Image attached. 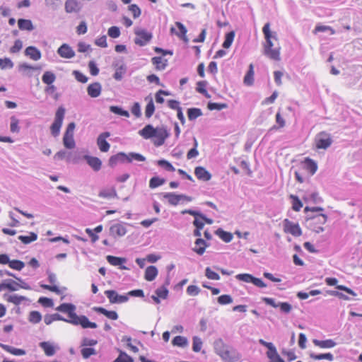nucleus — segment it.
<instances>
[{"label":"nucleus","mask_w":362,"mask_h":362,"mask_svg":"<svg viewBox=\"0 0 362 362\" xmlns=\"http://www.w3.org/2000/svg\"><path fill=\"white\" fill-rule=\"evenodd\" d=\"M139 134L145 139L156 138L153 141V144L156 146H162L165 139L170 136V133L165 126L153 127L151 124H146L139 131Z\"/></svg>","instance_id":"1"},{"label":"nucleus","mask_w":362,"mask_h":362,"mask_svg":"<svg viewBox=\"0 0 362 362\" xmlns=\"http://www.w3.org/2000/svg\"><path fill=\"white\" fill-rule=\"evenodd\" d=\"M262 32L264 35V37L266 40V43L264 45V54L269 57L271 59L279 61L280 48H272L274 46L272 40H277V35L275 32H271L269 23H267L264 25L262 28Z\"/></svg>","instance_id":"2"},{"label":"nucleus","mask_w":362,"mask_h":362,"mask_svg":"<svg viewBox=\"0 0 362 362\" xmlns=\"http://www.w3.org/2000/svg\"><path fill=\"white\" fill-rule=\"evenodd\" d=\"M133 160L145 161L146 158L138 153L131 152L127 154L124 152H119L110 157L108 165L111 168H115L119 163H131Z\"/></svg>","instance_id":"3"},{"label":"nucleus","mask_w":362,"mask_h":362,"mask_svg":"<svg viewBox=\"0 0 362 362\" xmlns=\"http://www.w3.org/2000/svg\"><path fill=\"white\" fill-rule=\"evenodd\" d=\"M66 110L64 107H58L53 123L50 127L51 134L53 136L57 137L59 135L60 129L63 124Z\"/></svg>","instance_id":"4"},{"label":"nucleus","mask_w":362,"mask_h":362,"mask_svg":"<svg viewBox=\"0 0 362 362\" xmlns=\"http://www.w3.org/2000/svg\"><path fill=\"white\" fill-rule=\"evenodd\" d=\"M76 307L75 305L69 303H64L56 308V310L66 313L69 317L66 322L71 323L74 325V322H77L79 316L75 313Z\"/></svg>","instance_id":"5"},{"label":"nucleus","mask_w":362,"mask_h":362,"mask_svg":"<svg viewBox=\"0 0 362 362\" xmlns=\"http://www.w3.org/2000/svg\"><path fill=\"white\" fill-rule=\"evenodd\" d=\"M134 33L136 36L134 39V43L141 47L147 45L153 37L151 33L142 28H136Z\"/></svg>","instance_id":"6"},{"label":"nucleus","mask_w":362,"mask_h":362,"mask_svg":"<svg viewBox=\"0 0 362 362\" xmlns=\"http://www.w3.org/2000/svg\"><path fill=\"white\" fill-rule=\"evenodd\" d=\"M76 127L74 122L68 124L63 137V144L68 149H72L75 147L76 143L74 139V131Z\"/></svg>","instance_id":"7"},{"label":"nucleus","mask_w":362,"mask_h":362,"mask_svg":"<svg viewBox=\"0 0 362 362\" xmlns=\"http://www.w3.org/2000/svg\"><path fill=\"white\" fill-rule=\"evenodd\" d=\"M235 278L239 281L246 283H252L259 288L267 287V284L261 279L255 277L250 274H239L235 276Z\"/></svg>","instance_id":"8"},{"label":"nucleus","mask_w":362,"mask_h":362,"mask_svg":"<svg viewBox=\"0 0 362 362\" xmlns=\"http://www.w3.org/2000/svg\"><path fill=\"white\" fill-rule=\"evenodd\" d=\"M315 143L317 148L327 149L332 144V139L329 134L322 132L317 135Z\"/></svg>","instance_id":"9"},{"label":"nucleus","mask_w":362,"mask_h":362,"mask_svg":"<svg viewBox=\"0 0 362 362\" xmlns=\"http://www.w3.org/2000/svg\"><path fill=\"white\" fill-rule=\"evenodd\" d=\"M215 351L221 358L224 362H232L233 358L231 357L230 351L225 349L224 345L221 340L216 341L215 344Z\"/></svg>","instance_id":"10"},{"label":"nucleus","mask_w":362,"mask_h":362,"mask_svg":"<svg viewBox=\"0 0 362 362\" xmlns=\"http://www.w3.org/2000/svg\"><path fill=\"white\" fill-rule=\"evenodd\" d=\"M284 230L295 237H299L302 235V230L298 223H294L288 219L284 221Z\"/></svg>","instance_id":"11"},{"label":"nucleus","mask_w":362,"mask_h":362,"mask_svg":"<svg viewBox=\"0 0 362 362\" xmlns=\"http://www.w3.org/2000/svg\"><path fill=\"white\" fill-rule=\"evenodd\" d=\"M105 296L111 303H123L129 300L128 295H119L115 290H107L105 291Z\"/></svg>","instance_id":"12"},{"label":"nucleus","mask_w":362,"mask_h":362,"mask_svg":"<svg viewBox=\"0 0 362 362\" xmlns=\"http://www.w3.org/2000/svg\"><path fill=\"white\" fill-rule=\"evenodd\" d=\"M110 136V133L108 132H105L100 134L97 139V144L98 146L99 149L102 152H107L110 149V145L106 141V138Z\"/></svg>","instance_id":"13"},{"label":"nucleus","mask_w":362,"mask_h":362,"mask_svg":"<svg viewBox=\"0 0 362 362\" xmlns=\"http://www.w3.org/2000/svg\"><path fill=\"white\" fill-rule=\"evenodd\" d=\"M83 158L94 171L98 172L101 169L102 161L99 158L89 155H85Z\"/></svg>","instance_id":"14"},{"label":"nucleus","mask_w":362,"mask_h":362,"mask_svg":"<svg viewBox=\"0 0 362 362\" xmlns=\"http://www.w3.org/2000/svg\"><path fill=\"white\" fill-rule=\"evenodd\" d=\"M57 53L61 57L65 59H71L75 56L74 49L66 43L62 45L58 48Z\"/></svg>","instance_id":"15"},{"label":"nucleus","mask_w":362,"mask_h":362,"mask_svg":"<svg viewBox=\"0 0 362 362\" xmlns=\"http://www.w3.org/2000/svg\"><path fill=\"white\" fill-rule=\"evenodd\" d=\"M107 261L113 266H119L120 269H129L128 267L123 265V264L127 262V259L124 257H119L112 255H107L106 257Z\"/></svg>","instance_id":"16"},{"label":"nucleus","mask_w":362,"mask_h":362,"mask_svg":"<svg viewBox=\"0 0 362 362\" xmlns=\"http://www.w3.org/2000/svg\"><path fill=\"white\" fill-rule=\"evenodd\" d=\"M127 232V228L122 223L113 224L110 228V234L115 238L124 236Z\"/></svg>","instance_id":"17"},{"label":"nucleus","mask_w":362,"mask_h":362,"mask_svg":"<svg viewBox=\"0 0 362 362\" xmlns=\"http://www.w3.org/2000/svg\"><path fill=\"white\" fill-rule=\"evenodd\" d=\"M194 174L199 180L202 181H209L211 178V173L202 166L195 168Z\"/></svg>","instance_id":"18"},{"label":"nucleus","mask_w":362,"mask_h":362,"mask_svg":"<svg viewBox=\"0 0 362 362\" xmlns=\"http://www.w3.org/2000/svg\"><path fill=\"white\" fill-rule=\"evenodd\" d=\"M66 13H78L81 10L79 2L77 0H66L64 5Z\"/></svg>","instance_id":"19"},{"label":"nucleus","mask_w":362,"mask_h":362,"mask_svg":"<svg viewBox=\"0 0 362 362\" xmlns=\"http://www.w3.org/2000/svg\"><path fill=\"white\" fill-rule=\"evenodd\" d=\"M74 325H81L83 328H92L95 329L98 327L95 322H90L88 318L85 315H80L77 322H74Z\"/></svg>","instance_id":"20"},{"label":"nucleus","mask_w":362,"mask_h":362,"mask_svg":"<svg viewBox=\"0 0 362 362\" xmlns=\"http://www.w3.org/2000/svg\"><path fill=\"white\" fill-rule=\"evenodd\" d=\"M101 90H102V86H101V84L98 82L93 83L88 85V86L87 87L88 94L91 98L98 97L101 93Z\"/></svg>","instance_id":"21"},{"label":"nucleus","mask_w":362,"mask_h":362,"mask_svg":"<svg viewBox=\"0 0 362 362\" xmlns=\"http://www.w3.org/2000/svg\"><path fill=\"white\" fill-rule=\"evenodd\" d=\"M25 54L35 61L41 59L42 54L40 49L35 46H29L25 49Z\"/></svg>","instance_id":"22"},{"label":"nucleus","mask_w":362,"mask_h":362,"mask_svg":"<svg viewBox=\"0 0 362 362\" xmlns=\"http://www.w3.org/2000/svg\"><path fill=\"white\" fill-rule=\"evenodd\" d=\"M182 214H189L193 216H199V218L202 219L204 223H206L208 224H212L213 220L211 218H207L204 214L199 211H195L192 209H185L181 211Z\"/></svg>","instance_id":"23"},{"label":"nucleus","mask_w":362,"mask_h":362,"mask_svg":"<svg viewBox=\"0 0 362 362\" xmlns=\"http://www.w3.org/2000/svg\"><path fill=\"white\" fill-rule=\"evenodd\" d=\"M39 346L44 351L47 356H54L56 353V347L49 341H42L39 344Z\"/></svg>","instance_id":"24"},{"label":"nucleus","mask_w":362,"mask_h":362,"mask_svg":"<svg viewBox=\"0 0 362 362\" xmlns=\"http://www.w3.org/2000/svg\"><path fill=\"white\" fill-rule=\"evenodd\" d=\"M93 309L96 313L103 314L110 320H116L118 319V314L115 311L107 310L103 307H94Z\"/></svg>","instance_id":"25"},{"label":"nucleus","mask_w":362,"mask_h":362,"mask_svg":"<svg viewBox=\"0 0 362 362\" xmlns=\"http://www.w3.org/2000/svg\"><path fill=\"white\" fill-rule=\"evenodd\" d=\"M313 343L320 348L322 349H331L337 345V343L331 339H326V340H319L317 339H315L313 340Z\"/></svg>","instance_id":"26"},{"label":"nucleus","mask_w":362,"mask_h":362,"mask_svg":"<svg viewBox=\"0 0 362 362\" xmlns=\"http://www.w3.org/2000/svg\"><path fill=\"white\" fill-rule=\"evenodd\" d=\"M161 196L168 201V203L173 206H177L180 202V195L174 192L161 193Z\"/></svg>","instance_id":"27"},{"label":"nucleus","mask_w":362,"mask_h":362,"mask_svg":"<svg viewBox=\"0 0 362 362\" xmlns=\"http://www.w3.org/2000/svg\"><path fill=\"white\" fill-rule=\"evenodd\" d=\"M303 166L304 168L308 170L310 175H313L316 171L317 170V163L310 158H305L303 161Z\"/></svg>","instance_id":"28"},{"label":"nucleus","mask_w":362,"mask_h":362,"mask_svg":"<svg viewBox=\"0 0 362 362\" xmlns=\"http://www.w3.org/2000/svg\"><path fill=\"white\" fill-rule=\"evenodd\" d=\"M194 243L197 247L193 248V251L199 255H202L205 252L206 247L209 246V244L202 238H197Z\"/></svg>","instance_id":"29"},{"label":"nucleus","mask_w":362,"mask_h":362,"mask_svg":"<svg viewBox=\"0 0 362 362\" xmlns=\"http://www.w3.org/2000/svg\"><path fill=\"white\" fill-rule=\"evenodd\" d=\"M4 298L5 299H6L7 301L12 303L16 305H20L23 301L28 300V298H26L25 296H18L17 294H13V295L4 294Z\"/></svg>","instance_id":"30"},{"label":"nucleus","mask_w":362,"mask_h":362,"mask_svg":"<svg viewBox=\"0 0 362 362\" xmlns=\"http://www.w3.org/2000/svg\"><path fill=\"white\" fill-rule=\"evenodd\" d=\"M18 26L21 30L32 31L35 29L32 21L29 19L19 18Z\"/></svg>","instance_id":"31"},{"label":"nucleus","mask_w":362,"mask_h":362,"mask_svg":"<svg viewBox=\"0 0 362 362\" xmlns=\"http://www.w3.org/2000/svg\"><path fill=\"white\" fill-rule=\"evenodd\" d=\"M0 347H1L6 351L15 355V356H23L26 354L25 351L21 349H17L11 346L4 344L0 343Z\"/></svg>","instance_id":"32"},{"label":"nucleus","mask_w":362,"mask_h":362,"mask_svg":"<svg viewBox=\"0 0 362 362\" xmlns=\"http://www.w3.org/2000/svg\"><path fill=\"white\" fill-rule=\"evenodd\" d=\"M158 271L155 266H149L146 269L144 278L148 281H153L157 276Z\"/></svg>","instance_id":"33"},{"label":"nucleus","mask_w":362,"mask_h":362,"mask_svg":"<svg viewBox=\"0 0 362 362\" xmlns=\"http://www.w3.org/2000/svg\"><path fill=\"white\" fill-rule=\"evenodd\" d=\"M307 220H313L315 223H319L320 225L325 224L327 221V215L324 214H307Z\"/></svg>","instance_id":"34"},{"label":"nucleus","mask_w":362,"mask_h":362,"mask_svg":"<svg viewBox=\"0 0 362 362\" xmlns=\"http://www.w3.org/2000/svg\"><path fill=\"white\" fill-rule=\"evenodd\" d=\"M175 25L177 26L180 31L179 33L176 32L175 35H177L185 42H188L189 39L186 35L187 32L186 27L180 22H176Z\"/></svg>","instance_id":"35"},{"label":"nucleus","mask_w":362,"mask_h":362,"mask_svg":"<svg viewBox=\"0 0 362 362\" xmlns=\"http://www.w3.org/2000/svg\"><path fill=\"white\" fill-rule=\"evenodd\" d=\"M98 196L102 198L111 199L117 197V193L115 187L103 189L100 191Z\"/></svg>","instance_id":"36"},{"label":"nucleus","mask_w":362,"mask_h":362,"mask_svg":"<svg viewBox=\"0 0 362 362\" xmlns=\"http://www.w3.org/2000/svg\"><path fill=\"white\" fill-rule=\"evenodd\" d=\"M215 234L225 243H230L233 239V234L230 232L223 230L222 228H218L215 231Z\"/></svg>","instance_id":"37"},{"label":"nucleus","mask_w":362,"mask_h":362,"mask_svg":"<svg viewBox=\"0 0 362 362\" xmlns=\"http://www.w3.org/2000/svg\"><path fill=\"white\" fill-rule=\"evenodd\" d=\"M267 356L270 362H285L284 360L277 353L276 347L267 352Z\"/></svg>","instance_id":"38"},{"label":"nucleus","mask_w":362,"mask_h":362,"mask_svg":"<svg viewBox=\"0 0 362 362\" xmlns=\"http://www.w3.org/2000/svg\"><path fill=\"white\" fill-rule=\"evenodd\" d=\"M310 357L314 360H327L329 361H334V356L331 353H325V354H315L313 352L310 353Z\"/></svg>","instance_id":"39"},{"label":"nucleus","mask_w":362,"mask_h":362,"mask_svg":"<svg viewBox=\"0 0 362 362\" xmlns=\"http://www.w3.org/2000/svg\"><path fill=\"white\" fill-rule=\"evenodd\" d=\"M18 239L27 245L36 240L37 239V234L34 232H30L28 235H19Z\"/></svg>","instance_id":"40"},{"label":"nucleus","mask_w":362,"mask_h":362,"mask_svg":"<svg viewBox=\"0 0 362 362\" xmlns=\"http://www.w3.org/2000/svg\"><path fill=\"white\" fill-rule=\"evenodd\" d=\"M127 71V66L122 63L119 65L115 70V74H113V78L116 81H121L123 78V76L125 74Z\"/></svg>","instance_id":"41"},{"label":"nucleus","mask_w":362,"mask_h":362,"mask_svg":"<svg viewBox=\"0 0 362 362\" xmlns=\"http://www.w3.org/2000/svg\"><path fill=\"white\" fill-rule=\"evenodd\" d=\"M55 80H56L55 74L50 71H46L42 76V82L47 85L52 84L55 81Z\"/></svg>","instance_id":"42"},{"label":"nucleus","mask_w":362,"mask_h":362,"mask_svg":"<svg viewBox=\"0 0 362 362\" xmlns=\"http://www.w3.org/2000/svg\"><path fill=\"white\" fill-rule=\"evenodd\" d=\"M254 82V70L252 64H250L249 69L244 77V83L247 86H251Z\"/></svg>","instance_id":"43"},{"label":"nucleus","mask_w":362,"mask_h":362,"mask_svg":"<svg viewBox=\"0 0 362 362\" xmlns=\"http://www.w3.org/2000/svg\"><path fill=\"white\" fill-rule=\"evenodd\" d=\"M202 115V110L197 107H192L187 110L188 119L190 121L196 119L197 117Z\"/></svg>","instance_id":"44"},{"label":"nucleus","mask_w":362,"mask_h":362,"mask_svg":"<svg viewBox=\"0 0 362 362\" xmlns=\"http://www.w3.org/2000/svg\"><path fill=\"white\" fill-rule=\"evenodd\" d=\"M166 182L165 179L159 177L158 176L153 177L149 180V187L151 189L156 188L163 185Z\"/></svg>","instance_id":"45"},{"label":"nucleus","mask_w":362,"mask_h":362,"mask_svg":"<svg viewBox=\"0 0 362 362\" xmlns=\"http://www.w3.org/2000/svg\"><path fill=\"white\" fill-rule=\"evenodd\" d=\"M234 37H235V32L234 31H230V32H228V33H226V35L225 36L224 42L222 44V47L225 49L229 48L233 42Z\"/></svg>","instance_id":"46"},{"label":"nucleus","mask_w":362,"mask_h":362,"mask_svg":"<svg viewBox=\"0 0 362 362\" xmlns=\"http://www.w3.org/2000/svg\"><path fill=\"white\" fill-rule=\"evenodd\" d=\"M172 344L174 346L185 347L187 345L188 341L186 337L182 336H176L173 338L172 341Z\"/></svg>","instance_id":"47"},{"label":"nucleus","mask_w":362,"mask_h":362,"mask_svg":"<svg viewBox=\"0 0 362 362\" xmlns=\"http://www.w3.org/2000/svg\"><path fill=\"white\" fill-rule=\"evenodd\" d=\"M290 199L292 200V209L296 211H299L303 207V203L300 199L293 194L290 195Z\"/></svg>","instance_id":"48"},{"label":"nucleus","mask_w":362,"mask_h":362,"mask_svg":"<svg viewBox=\"0 0 362 362\" xmlns=\"http://www.w3.org/2000/svg\"><path fill=\"white\" fill-rule=\"evenodd\" d=\"M28 320L33 324L39 323L42 320V315L38 311H31L29 313Z\"/></svg>","instance_id":"49"},{"label":"nucleus","mask_w":362,"mask_h":362,"mask_svg":"<svg viewBox=\"0 0 362 362\" xmlns=\"http://www.w3.org/2000/svg\"><path fill=\"white\" fill-rule=\"evenodd\" d=\"M110 111L114 114L124 116L126 117H129V113L127 110H123L121 107L119 106H110Z\"/></svg>","instance_id":"50"},{"label":"nucleus","mask_w":362,"mask_h":362,"mask_svg":"<svg viewBox=\"0 0 362 362\" xmlns=\"http://www.w3.org/2000/svg\"><path fill=\"white\" fill-rule=\"evenodd\" d=\"M119 355L113 362H134L133 358L124 351L119 350Z\"/></svg>","instance_id":"51"},{"label":"nucleus","mask_w":362,"mask_h":362,"mask_svg":"<svg viewBox=\"0 0 362 362\" xmlns=\"http://www.w3.org/2000/svg\"><path fill=\"white\" fill-rule=\"evenodd\" d=\"M278 308L283 314H288L292 310V305L288 302H278Z\"/></svg>","instance_id":"52"},{"label":"nucleus","mask_w":362,"mask_h":362,"mask_svg":"<svg viewBox=\"0 0 362 362\" xmlns=\"http://www.w3.org/2000/svg\"><path fill=\"white\" fill-rule=\"evenodd\" d=\"M157 163L159 166L163 168L167 171L174 172L175 170V168L173 165L165 159L158 160Z\"/></svg>","instance_id":"53"},{"label":"nucleus","mask_w":362,"mask_h":362,"mask_svg":"<svg viewBox=\"0 0 362 362\" xmlns=\"http://www.w3.org/2000/svg\"><path fill=\"white\" fill-rule=\"evenodd\" d=\"M13 66L14 64L10 58L0 59V68L1 69H12Z\"/></svg>","instance_id":"54"},{"label":"nucleus","mask_w":362,"mask_h":362,"mask_svg":"<svg viewBox=\"0 0 362 362\" xmlns=\"http://www.w3.org/2000/svg\"><path fill=\"white\" fill-rule=\"evenodd\" d=\"M207 107L210 110H221L223 109L227 108L228 105L226 103H217L209 102L207 105Z\"/></svg>","instance_id":"55"},{"label":"nucleus","mask_w":362,"mask_h":362,"mask_svg":"<svg viewBox=\"0 0 362 362\" xmlns=\"http://www.w3.org/2000/svg\"><path fill=\"white\" fill-rule=\"evenodd\" d=\"M19 120L15 117L12 116L11 117V124H10V130L13 133H18L20 131V127L18 126Z\"/></svg>","instance_id":"56"},{"label":"nucleus","mask_w":362,"mask_h":362,"mask_svg":"<svg viewBox=\"0 0 362 362\" xmlns=\"http://www.w3.org/2000/svg\"><path fill=\"white\" fill-rule=\"evenodd\" d=\"M162 57H154L151 59V62L156 66V69L162 71L165 69V64H162Z\"/></svg>","instance_id":"57"},{"label":"nucleus","mask_w":362,"mask_h":362,"mask_svg":"<svg viewBox=\"0 0 362 362\" xmlns=\"http://www.w3.org/2000/svg\"><path fill=\"white\" fill-rule=\"evenodd\" d=\"M155 111V105L152 99L147 103L145 110V115L147 118H150Z\"/></svg>","instance_id":"58"},{"label":"nucleus","mask_w":362,"mask_h":362,"mask_svg":"<svg viewBox=\"0 0 362 362\" xmlns=\"http://www.w3.org/2000/svg\"><path fill=\"white\" fill-rule=\"evenodd\" d=\"M9 267L11 269L21 271L24 267L25 264L23 262L18 259L11 260L9 262Z\"/></svg>","instance_id":"59"},{"label":"nucleus","mask_w":362,"mask_h":362,"mask_svg":"<svg viewBox=\"0 0 362 362\" xmlns=\"http://www.w3.org/2000/svg\"><path fill=\"white\" fill-rule=\"evenodd\" d=\"M155 293L160 298L166 299L168 296L169 291L168 289L165 288V286H160L156 290Z\"/></svg>","instance_id":"60"},{"label":"nucleus","mask_w":362,"mask_h":362,"mask_svg":"<svg viewBox=\"0 0 362 362\" xmlns=\"http://www.w3.org/2000/svg\"><path fill=\"white\" fill-rule=\"evenodd\" d=\"M217 301L221 305H228L233 302V298L230 295H221L217 298Z\"/></svg>","instance_id":"61"},{"label":"nucleus","mask_w":362,"mask_h":362,"mask_svg":"<svg viewBox=\"0 0 362 362\" xmlns=\"http://www.w3.org/2000/svg\"><path fill=\"white\" fill-rule=\"evenodd\" d=\"M192 340H193L192 350L194 352H199L201 350L202 346V339L199 337L195 336L193 337Z\"/></svg>","instance_id":"62"},{"label":"nucleus","mask_w":362,"mask_h":362,"mask_svg":"<svg viewBox=\"0 0 362 362\" xmlns=\"http://www.w3.org/2000/svg\"><path fill=\"white\" fill-rule=\"evenodd\" d=\"M23 48V42L18 39L14 42V45L10 48V53L16 54L19 52Z\"/></svg>","instance_id":"63"},{"label":"nucleus","mask_w":362,"mask_h":362,"mask_svg":"<svg viewBox=\"0 0 362 362\" xmlns=\"http://www.w3.org/2000/svg\"><path fill=\"white\" fill-rule=\"evenodd\" d=\"M81 352L84 358H88L90 356L96 354V351L95 349L91 347L83 348Z\"/></svg>","instance_id":"64"}]
</instances>
